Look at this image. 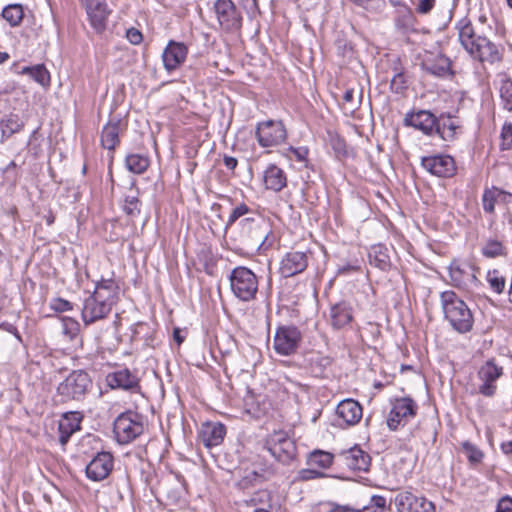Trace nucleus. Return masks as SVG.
Segmentation results:
<instances>
[{"mask_svg":"<svg viewBox=\"0 0 512 512\" xmlns=\"http://www.w3.org/2000/svg\"><path fill=\"white\" fill-rule=\"evenodd\" d=\"M422 68L431 75L445 77L450 74L451 61L448 57L438 54L433 58L424 60Z\"/></svg>","mask_w":512,"mask_h":512,"instance_id":"33","label":"nucleus"},{"mask_svg":"<svg viewBox=\"0 0 512 512\" xmlns=\"http://www.w3.org/2000/svg\"><path fill=\"white\" fill-rule=\"evenodd\" d=\"M353 320V310L349 303L339 302L330 308V323L334 329H342Z\"/></svg>","mask_w":512,"mask_h":512,"instance_id":"32","label":"nucleus"},{"mask_svg":"<svg viewBox=\"0 0 512 512\" xmlns=\"http://www.w3.org/2000/svg\"><path fill=\"white\" fill-rule=\"evenodd\" d=\"M254 215L253 210L244 202L239 203L235 206V208L232 209L226 223H225V231L232 227L238 219L241 217H247Z\"/></svg>","mask_w":512,"mask_h":512,"instance_id":"41","label":"nucleus"},{"mask_svg":"<svg viewBox=\"0 0 512 512\" xmlns=\"http://www.w3.org/2000/svg\"><path fill=\"white\" fill-rule=\"evenodd\" d=\"M83 5L91 27L102 33L107 27L108 18L112 12L105 0H83Z\"/></svg>","mask_w":512,"mask_h":512,"instance_id":"13","label":"nucleus"},{"mask_svg":"<svg viewBox=\"0 0 512 512\" xmlns=\"http://www.w3.org/2000/svg\"><path fill=\"white\" fill-rule=\"evenodd\" d=\"M144 431L143 416L134 411L120 414L114 421L113 432L119 444H128Z\"/></svg>","mask_w":512,"mask_h":512,"instance_id":"7","label":"nucleus"},{"mask_svg":"<svg viewBox=\"0 0 512 512\" xmlns=\"http://www.w3.org/2000/svg\"><path fill=\"white\" fill-rule=\"evenodd\" d=\"M82 415L80 412H67L59 421V442L65 446L70 437L81 428Z\"/></svg>","mask_w":512,"mask_h":512,"instance_id":"26","label":"nucleus"},{"mask_svg":"<svg viewBox=\"0 0 512 512\" xmlns=\"http://www.w3.org/2000/svg\"><path fill=\"white\" fill-rule=\"evenodd\" d=\"M333 458H334L333 454H331L329 452L322 451V450H315L309 454L307 464L310 467L327 469L333 463Z\"/></svg>","mask_w":512,"mask_h":512,"instance_id":"39","label":"nucleus"},{"mask_svg":"<svg viewBox=\"0 0 512 512\" xmlns=\"http://www.w3.org/2000/svg\"><path fill=\"white\" fill-rule=\"evenodd\" d=\"M264 497H268V492L265 490L258 491L250 500L246 502L251 505H256L259 502H262Z\"/></svg>","mask_w":512,"mask_h":512,"instance_id":"57","label":"nucleus"},{"mask_svg":"<svg viewBox=\"0 0 512 512\" xmlns=\"http://www.w3.org/2000/svg\"><path fill=\"white\" fill-rule=\"evenodd\" d=\"M308 265V257L305 252H288L280 263L279 271L285 278L292 277L303 272Z\"/></svg>","mask_w":512,"mask_h":512,"instance_id":"21","label":"nucleus"},{"mask_svg":"<svg viewBox=\"0 0 512 512\" xmlns=\"http://www.w3.org/2000/svg\"><path fill=\"white\" fill-rule=\"evenodd\" d=\"M213 10L222 30L230 33L240 31L243 22L242 12L232 0H216Z\"/></svg>","mask_w":512,"mask_h":512,"instance_id":"8","label":"nucleus"},{"mask_svg":"<svg viewBox=\"0 0 512 512\" xmlns=\"http://www.w3.org/2000/svg\"><path fill=\"white\" fill-rule=\"evenodd\" d=\"M503 375V367L498 366L493 359L486 361L477 372L479 384L475 393L492 398L498 390L497 381Z\"/></svg>","mask_w":512,"mask_h":512,"instance_id":"9","label":"nucleus"},{"mask_svg":"<svg viewBox=\"0 0 512 512\" xmlns=\"http://www.w3.org/2000/svg\"><path fill=\"white\" fill-rule=\"evenodd\" d=\"M0 330L6 331L10 334H13L19 341H21V337L18 333V330L13 324L8 323V322H3L0 324Z\"/></svg>","mask_w":512,"mask_h":512,"instance_id":"55","label":"nucleus"},{"mask_svg":"<svg viewBox=\"0 0 512 512\" xmlns=\"http://www.w3.org/2000/svg\"><path fill=\"white\" fill-rule=\"evenodd\" d=\"M460 127L458 117L451 114H441L437 117L434 134H437L442 140L450 142L455 139L457 130L460 129Z\"/></svg>","mask_w":512,"mask_h":512,"instance_id":"27","label":"nucleus"},{"mask_svg":"<svg viewBox=\"0 0 512 512\" xmlns=\"http://www.w3.org/2000/svg\"><path fill=\"white\" fill-rule=\"evenodd\" d=\"M20 74L30 76L43 87L50 85V73L43 64L23 67Z\"/></svg>","mask_w":512,"mask_h":512,"instance_id":"34","label":"nucleus"},{"mask_svg":"<svg viewBox=\"0 0 512 512\" xmlns=\"http://www.w3.org/2000/svg\"><path fill=\"white\" fill-rule=\"evenodd\" d=\"M233 295L243 302H250L256 298L258 292V278L247 267L234 268L229 277Z\"/></svg>","mask_w":512,"mask_h":512,"instance_id":"5","label":"nucleus"},{"mask_svg":"<svg viewBox=\"0 0 512 512\" xmlns=\"http://www.w3.org/2000/svg\"><path fill=\"white\" fill-rule=\"evenodd\" d=\"M80 325L73 318L64 317L62 319V333L70 340H73L79 333Z\"/></svg>","mask_w":512,"mask_h":512,"instance_id":"46","label":"nucleus"},{"mask_svg":"<svg viewBox=\"0 0 512 512\" xmlns=\"http://www.w3.org/2000/svg\"><path fill=\"white\" fill-rule=\"evenodd\" d=\"M405 88V79L402 73H397L391 80V89L399 93Z\"/></svg>","mask_w":512,"mask_h":512,"instance_id":"52","label":"nucleus"},{"mask_svg":"<svg viewBox=\"0 0 512 512\" xmlns=\"http://www.w3.org/2000/svg\"><path fill=\"white\" fill-rule=\"evenodd\" d=\"M24 127V122L17 114H9L0 121L2 136L10 137L20 132Z\"/></svg>","mask_w":512,"mask_h":512,"instance_id":"37","label":"nucleus"},{"mask_svg":"<svg viewBox=\"0 0 512 512\" xmlns=\"http://www.w3.org/2000/svg\"><path fill=\"white\" fill-rule=\"evenodd\" d=\"M421 164L425 170L437 177H451L456 171L455 161L449 155L423 157Z\"/></svg>","mask_w":512,"mask_h":512,"instance_id":"17","label":"nucleus"},{"mask_svg":"<svg viewBox=\"0 0 512 512\" xmlns=\"http://www.w3.org/2000/svg\"><path fill=\"white\" fill-rule=\"evenodd\" d=\"M417 412V404L409 397L395 399L387 417V425L390 430H397L412 419Z\"/></svg>","mask_w":512,"mask_h":512,"instance_id":"11","label":"nucleus"},{"mask_svg":"<svg viewBox=\"0 0 512 512\" xmlns=\"http://www.w3.org/2000/svg\"><path fill=\"white\" fill-rule=\"evenodd\" d=\"M260 477V475L256 471H251L247 476H245L242 480L244 484L251 483L252 481L257 480Z\"/></svg>","mask_w":512,"mask_h":512,"instance_id":"62","label":"nucleus"},{"mask_svg":"<svg viewBox=\"0 0 512 512\" xmlns=\"http://www.w3.org/2000/svg\"><path fill=\"white\" fill-rule=\"evenodd\" d=\"M114 459L110 452L102 451L86 466V475L92 481H101L109 476L113 470Z\"/></svg>","mask_w":512,"mask_h":512,"instance_id":"16","label":"nucleus"},{"mask_svg":"<svg viewBox=\"0 0 512 512\" xmlns=\"http://www.w3.org/2000/svg\"><path fill=\"white\" fill-rule=\"evenodd\" d=\"M263 183L266 189L280 192L287 186L286 173L277 165L269 164L263 171Z\"/></svg>","mask_w":512,"mask_h":512,"instance_id":"30","label":"nucleus"},{"mask_svg":"<svg viewBox=\"0 0 512 512\" xmlns=\"http://www.w3.org/2000/svg\"><path fill=\"white\" fill-rule=\"evenodd\" d=\"M487 281L493 291L500 294L505 288V279L499 275L497 270L489 271L487 273Z\"/></svg>","mask_w":512,"mask_h":512,"instance_id":"47","label":"nucleus"},{"mask_svg":"<svg viewBox=\"0 0 512 512\" xmlns=\"http://www.w3.org/2000/svg\"><path fill=\"white\" fill-rule=\"evenodd\" d=\"M395 7L393 13L394 28L401 35H409L416 32L417 18L412 9L401 1H391Z\"/></svg>","mask_w":512,"mask_h":512,"instance_id":"15","label":"nucleus"},{"mask_svg":"<svg viewBox=\"0 0 512 512\" xmlns=\"http://www.w3.org/2000/svg\"><path fill=\"white\" fill-rule=\"evenodd\" d=\"M122 131L120 118L113 117L103 127L101 132V145L103 148L114 151L120 143L119 134Z\"/></svg>","mask_w":512,"mask_h":512,"instance_id":"29","label":"nucleus"},{"mask_svg":"<svg viewBox=\"0 0 512 512\" xmlns=\"http://www.w3.org/2000/svg\"><path fill=\"white\" fill-rule=\"evenodd\" d=\"M92 387V380L84 370L72 371L57 386V394L62 401L82 400Z\"/></svg>","mask_w":512,"mask_h":512,"instance_id":"6","label":"nucleus"},{"mask_svg":"<svg viewBox=\"0 0 512 512\" xmlns=\"http://www.w3.org/2000/svg\"><path fill=\"white\" fill-rule=\"evenodd\" d=\"M501 451L507 456H512V441L503 442L501 444Z\"/></svg>","mask_w":512,"mask_h":512,"instance_id":"61","label":"nucleus"},{"mask_svg":"<svg viewBox=\"0 0 512 512\" xmlns=\"http://www.w3.org/2000/svg\"><path fill=\"white\" fill-rule=\"evenodd\" d=\"M123 210L127 215L136 216L140 213V201L136 196L127 195L124 199Z\"/></svg>","mask_w":512,"mask_h":512,"instance_id":"48","label":"nucleus"},{"mask_svg":"<svg viewBox=\"0 0 512 512\" xmlns=\"http://www.w3.org/2000/svg\"><path fill=\"white\" fill-rule=\"evenodd\" d=\"M455 29L460 45L474 60L490 64L502 60V53L498 45L486 36L477 34L469 17L464 16L457 20Z\"/></svg>","mask_w":512,"mask_h":512,"instance_id":"1","label":"nucleus"},{"mask_svg":"<svg viewBox=\"0 0 512 512\" xmlns=\"http://www.w3.org/2000/svg\"><path fill=\"white\" fill-rule=\"evenodd\" d=\"M461 447L471 465H477L482 462L484 453L476 445L469 441H464L461 443Z\"/></svg>","mask_w":512,"mask_h":512,"instance_id":"43","label":"nucleus"},{"mask_svg":"<svg viewBox=\"0 0 512 512\" xmlns=\"http://www.w3.org/2000/svg\"><path fill=\"white\" fill-rule=\"evenodd\" d=\"M483 256L495 258L504 254L503 244L496 239H489L481 249Z\"/></svg>","mask_w":512,"mask_h":512,"instance_id":"44","label":"nucleus"},{"mask_svg":"<svg viewBox=\"0 0 512 512\" xmlns=\"http://www.w3.org/2000/svg\"><path fill=\"white\" fill-rule=\"evenodd\" d=\"M359 269V267L357 266H353V265H345V266H342L339 268L338 272L340 274H347L351 271H357Z\"/></svg>","mask_w":512,"mask_h":512,"instance_id":"63","label":"nucleus"},{"mask_svg":"<svg viewBox=\"0 0 512 512\" xmlns=\"http://www.w3.org/2000/svg\"><path fill=\"white\" fill-rule=\"evenodd\" d=\"M330 364L331 360L329 357L321 356L319 354L312 355L309 358L311 371L315 374H321Z\"/></svg>","mask_w":512,"mask_h":512,"instance_id":"45","label":"nucleus"},{"mask_svg":"<svg viewBox=\"0 0 512 512\" xmlns=\"http://www.w3.org/2000/svg\"><path fill=\"white\" fill-rule=\"evenodd\" d=\"M496 512H512V498L509 496L502 497L498 501Z\"/></svg>","mask_w":512,"mask_h":512,"instance_id":"54","label":"nucleus"},{"mask_svg":"<svg viewBox=\"0 0 512 512\" xmlns=\"http://www.w3.org/2000/svg\"><path fill=\"white\" fill-rule=\"evenodd\" d=\"M435 3L436 0H419L415 10L420 15H427L432 11Z\"/></svg>","mask_w":512,"mask_h":512,"instance_id":"51","label":"nucleus"},{"mask_svg":"<svg viewBox=\"0 0 512 512\" xmlns=\"http://www.w3.org/2000/svg\"><path fill=\"white\" fill-rule=\"evenodd\" d=\"M118 291L119 287L113 279H102L96 284L92 295L101 302L107 303L108 307L112 309L118 299Z\"/></svg>","mask_w":512,"mask_h":512,"instance_id":"31","label":"nucleus"},{"mask_svg":"<svg viewBox=\"0 0 512 512\" xmlns=\"http://www.w3.org/2000/svg\"><path fill=\"white\" fill-rule=\"evenodd\" d=\"M336 415L346 425L353 426L362 418V406L353 399H345L337 405Z\"/></svg>","mask_w":512,"mask_h":512,"instance_id":"28","label":"nucleus"},{"mask_svg":"<svg viewBox=\"0 0 512 512\" xmlns=\"http://www.w3.org/2000/svg\"><path fill=\"white\" fill-rule=\"evenodd\" d=\"M405 124L422 131L426 135H433L437 124V117L428 110H419L405 116Z\"/></svg>","mask_w":512,"mask_h":512,"instance_id":"22","label":"nucleus"},{"mask_svg":"<svg viewBox=\"0 0 512 512\" xmlns=\"http://www.w3.org/2000/svg\"><path fill=\"white\" fill-rule=\"evenodd\" d=\"M323 476H324V474L322 472L314 469V467H311L309 469H302L299 471V479L302 481L318 479V478H322Z\"/></svg>","mask_w":512,"mask_h":512,"instance_id":"50","label":"nucleus"},{"mask_svg":"<svg viewBox=\"0 0 512 512\" xmlns=\"http://www.w3.org/2000/svg\"><path fill=\"white\" fill-rule=\"evenodd\" d=\"M223 162H224L225 167L231 171H233L237 167V164H238V161L235 157L227 156V155L224 156Z\"/></svg>","mask_w":512,"mask_h":512,"instance_id":"58","label":"nucleus"},{"mask_svg":"<svg viewBox=\"0 0 512 512\" xmlns=\"http://www.w3.org/2000/svg\"><path fill=\"white\" fill-rule=\"evenodd\" d=\"M440 300L444 317L452 328L461 334L470 332L474 318L467 304L454 291L442 292Z\"/></svg>","mask_w":512,"mask_h":512,"instance_id":"2","label":"nucleus"},{"mask_svg":"<svg viewBox=\"0 0 512 512\" xmlns=\"http://www.w3.org/2000/svg\"><path fill=\"white\" fill-rule=\"evenodd\" d=\"M225 435L226 427L220 422H206L202 424L199 432V438L207 448L220 445Z\"/></svg>","mask_w":512,"mask_h":512,"instance_id":"25","label":"nucleus"},{"mask_svg":"<svg viewBox=\"0 0 512 512\" xmlns=\"http://www.w3.org/2000/svg\"><path fill=\"white\" fill-rule=\"evenodd\" d=\"M110 312L107 303L101 302L91 294L83 302L81 317L85 325H90L106 318Z\"/></svg>","mask_w":512,"mask_h":512,"instance_id":"19","label":"nucleus"},{"mask_svg":"<svg viewBox=\"0 0 512 512\" xmlns=\"http://www.w3.org/2000/svg\"><path fill=\"white\" fill-rule=\"evenodd\" d=\"M449 274L457 287H468L477 282L473 267L465 262L453 261L449 267Z\"/></svg>","mask_w":512,"mask_h":512,"instance_id":"23","label":"nucleus"},{"mask_svg":"<svg viewBox=\"0 0 512 512\" xmlns=\"http://www.w3.org/2000/svg\"><path fill=\"white\" fill-rule=\"evenodd\" d=\"M256 139L261 147L268 148L282 144L287 138L282 121L267 120L257 124Z\"/></svg>","mask_w":512,"mask_h":512,"instance_id":"10","label":"nucleus"},{"mask_svg":"<svg viewBox=\"0 0 512 512\" xmlns=\"http://www.w3.org/2000/svg\"><path fill=\"white\" fill-rule=\"evenodd\" d=\"M269 232L265 220L247 216L238 223V233L231 237V241L235 248L259 249L264 245Z\"/></svg>","mask_w":512,"mask_h":512,"instance_id":"3","label":"nucleus"},{"mask_svg":"<svg viewBox=\"0 0 512 512\" xmlns=\"http://www.w3.org/2000/svg\"><path fill=\"white\" fill-rule=\"evenodd\" d=\"M2 17L9 23L11 27H17L21 24L24 11L20 4H9L2 11Z\"/></svg>","mask_w":512,"mask_h":512,"instance_id":"40","label":"nucleus"},{"mask_svg":"<svg viewBox=\"0 0 512 512\" xmlns=\"http://www.w3.org/2000/svg\"><path fill=\"white\" fill-rule=\"evenodd\" d=\"M128 41L133 45H138L142 42V33L136 28H129L126 32Z\"/></svg>","mask_w":512,"mask_h":512,"instance_id":"53","label":"nucleus"},{"mask_svg":"<svg viewBox=\"0 0 512 512\" xmlns=\"http://www.w3.org/2000/svg\"><path fill=\"white\" fill-rule=\"evenodd\" d=\"M187 54L188 47L184 43L170 40L162 53L166 71L172 72L179 68L185 62Z\"/></svg>","mask_w":512,"mask_h":512,"instance_id":"18","label":"nucleus"},{"mask_svg":"<svg viewBox=\"0 0 512 512\" xmlns=\"http://www.w3.org/2000/svg\"><path fill=\"white\" fill-rule=\"evenodd\" d=\"M369 262L380 270H387L390 267V257L387 249L382 245H375L369 252Z\"/></svg>","mask_w":512,"mask_h":512,"instance_id":"36","label":"nucleus"},{"mask_svg":"<svg viewBox=\"0 0 512 512\" xmlns=\"http://www.w3.org/2000/svg\"><path fill=\"white\" fill-rule=\"evenodd\" d=\"M371 502L377 508V510H382L383 511V509L386 506V499L383 496H380V495H374L371 498Z\"/></svg>","mask_w":512,"mask_h":512,"instance_id":"56","label":"nucleus"},{"mask_svg":"<svg viewBox=\"0 0 512 512\" xmlns=\"http://www.w3.org/2000/svg\"><path fill=\"white\" fill-rule=\"evenodd\" d=\"M149 158L142 154H129L125 158L126 168L135 174L144 173L149 167Z\"/></svg>","mask_w":512,"mask_h":512,"instance_id":"38","label":"nucleus"},{"mask_svg":"<svg viewBox=\"0 0 512 512\" xmlns=\"http://www.w3.org/2000/svg\"><path fill=\"white\" fill-rule=\"evenodd\" d=\"M264 448L278 462L291 465L297 457L295 441L284 430L273 431L264 441Z\"/></svg>","mask_w":512,"mask_h":512,"instance_id":"4","label":"nucleus"},{"mask_svg":"<svg viewBox=\"0 0 512 512\" xmlns=\"http://www.w3.org/2000/svg\"><path fill=\"white\" fill-rule=\"evenodd\" d=\"M397 512H435L434 504L409 491L398 493L394 498Z\"/></svg>","mask_w":512,"mask_h":512,"instance_id":"14","label":"nucleus"},{"mask_svg":"<svg viewBox=\"0 0 512 512\" xmlns=\"http://www.w3.org/2000/svg\"><path fill=\"white\" fill-rule=\"evenodd\" d=\"M502 139H508L512 136V122H507L504 124L502 133H501Z\"/></svg>","mask_w":512,"mask_h":512,"instance_id":"59","label":"nucleus"},{"mask_svg":"<svg viewBox=\"0 0 512 512\" xmlns=\"http://www.w3.org/2000/svg\"><path fill=\"white\" fill-rule=\"evenodd\" d=\"M106 382L112 389L134 390L139 388V378L127 368L109 373L106 376Z\"/></svg>","mask_w":512,"mask_h":512,"instance_id":"24","label":"nucleus"},{"mask_svg":"<svg viewBox=\"0 0 512 512\" xmlns=\"http://www.w3.org/2000/svg\"><path fill=\"white\" fill-rule=\"evenodd\" d=\"M339 457L342 463L352 471L366 472L371 463L369 454L358 445L341 451Z\"/></svg>","mask_w":512,"mask_h":512,"instance_id":"20","label":"nucleus"},{"mask_svg":"<svg viewBox=\"0 0 512 512\" xmlns=\"http://www.w3.org/2000/svg\"><path fill=\"white\" fill-rule=\"evenodd\" d=\"M51 308L56 312H66L73 309L72 303L62 298H56L51 303Z\"/></svg>","mask_w":512,"mask_h":512,"instance_id":"49","label":"nucleus"},{"mask_svg":"<svg viewBox=\"0 0 512 512\" xmlns=\"http://www.w3.org/2000/svg\"><path fill=\"white\" fill-rule=\"evenodd\" d=\"M500 197L512 198V193L496 187L486 189L482 195V205L484 211L487 213H493L495 210V203L499 201Z\"/></svg>","mask_w":512,"mask_h":512,"instance_id":"35","label":"nucleus"},{"mask_svg":"<svg viewBox=\"0 0 512 512\" xmlns=\"http://www.w3.org/2000/svg\"><path fill=\"white\" fill-rule=\"evenodd\" d=\"M302 335L295 326H280L274 336L273 346L276 353L284 356L294 354L301 342Z\"/></svg>","mask_w":512,"mask_h":512,"instance_id":"12","label":"nucleus"},{"mask_svg":"<svg viewBox=\"0 0 512 512\" xmlns=\"http://www.w3.org/2000/svg\"><path fill=\"white\" fill-rule=\"evenodd\" d=\"M500 99L503 108L512 111V79L505 77L501 80Z\"/></svg>","mask_w":512,"mask_h":512,"instance_id":"42","label":"nucleus"},{"mask_svg":"<svg viewBox=\"0 0 512 512\" xmlns=\"http://www.w3.org/2000/svg\"><path fill=\"white\" fill-rule=\"evenodd\" d=\"M328 512H361V510L359 509H353V508H350L348 506H339V505H336L335 507H333L330 511Z\"/></svg>","mask_w":512,"mask_h":512,"instance_id":"60","label":"nucleus"},{"mask_svg":"<svg viewBox=\"0 0 512 512\" xmlns=\"http://www.w3.org/2000/svg\"><path fill=\"white\" fill-rule=\"evenodd\" d=\"M353 98H354V90L353 89L346 90L343 95V101L345 103H349L353 100Z\"/></svg>","mask_w":512,"mask_h":512,"instance_id":"64","label":"nucleus"}]
</instances>
